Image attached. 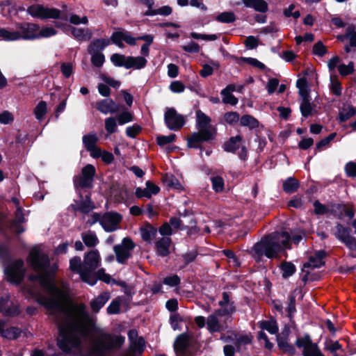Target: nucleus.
<instances>
[{"label": "nucleus", "instance_id": "obj_1", "mask_svg": "<svg viewBox=\"0 0 356 356\" xmlns=\"http://www.w3.org/2000/svg\"><path fill=\"white\" fill-rule=\"evenodd\" d=\"M27 261L37 275H30L25 291L49 313L58 314L64 318L58 321L59 335L57 346L65 353L78 350L81 337H88L95 330V321L86 312L83 304L74 305L69 300L67 289H59L52 282L55 270L49 266L47 254L38 248H33Z\"/></svg>", "mask_w": 356, "mask_h": 356}, {"label": "nucleus", "instance_id": "obj_2", "mask_svg": "<svg viewBox=\"0 0 356 356\" xmlns=\"http://www.w3.org/2000/svg\"><path fill=\"white\" fill-rule=\"evenodd\" d=\"M290 239V235L286 232L273 233L257 243L253 250L259 257L265 255L269 259L277 258L281 253L285 254V249L291 248Z\"/></svg>", "mask_w": 356, "mask_h": 356}, {"label": "nucleus", "instance_id": "obj_3", "mask_svg": "<svg viewBox=\"0 0 356 356\" xmlns=\"http://www.w3.org/2000/svg\"><path fill=\"white\" fill-rule=\"evenodd\" d=\"M101 256L97 250H92L87 252L83 257V262L79 257H74L70 261V268L72 271L78 273L84 282L93 286L97 282L93 271L101 264Z\"/></svg>", "mask_w": 356, "mask_h": 356}, {"label": "nucleus", "instance_id": "obj_4", "mask_svg": "<svg viewBox=\"0 0 356 356\" xmlns=\"http://www.w3.org/2000/svg\"><path fill=\"white\" fill-rule=\"evenodd\" d=\"M124 342V338L122 336L100 333L94 343L92 354L94 356H109L112 350L119 348Z\"/></svg>", "mask_w": 356, "mask_h": 356}, {"label": "nucleus", "instance_id": "obj_5", "mask_svg": "<svg viewBox=\"0 0 356 356\" xmlns=\"http://www.w3.org/2000/svg\"><path fill=\"white\" fill-rule=\"evenodd\" d=\"M234 311V307L229 306V309H217L207 318V327L209 332H217L225 330L231 322V314Z\"/></svg>", "mask_w": 356, "mask_h": 356}, {"label": "nucleus", "instance_id": "obj_6", "mask_svg": "<svg viewBox=\"0 0 356 356\" xmlns=\"http://www.w3.org/2000/svg\"><path fill=\"white\" fill-rule=\"evenodd\" d=\"M26 12L33 18L40 19H67L62 17L61 10L55 8L45 7L42 4L35 3L27 8Z\"/></svg>", "mask_w": 356, "mask_h": 356}, {"label": "nucleus", "instance_id": "obj_7", "mask_svg": "<svg viewBox=\"0 0 356 356\" xmlns=\"http://www.w3.org/2000/svg\"><path fill=\"white\" fill-rule=\"evenodd\" d=\"M93 222H99L103 229L107 232L117 230L120 227L122 216L115 212H107L103 216L98 213L92 215Z\"/></svg>", "mask_w": 356, "mask_h": 356}, {"label": "nucleus", "instance_id": "obj_8", "mask_svg": "<svg viewBox=\"0 0 356 356\" xmlns=\"http://www.w3.org/2000/svg\"><path fill=\"white\" fill-rule=\"evenodd\" d=\"M136 248V244L129 237L124 238L121 243L114 245L113 252L116 261L120 264H124L131 258L132 252Z\"/></svg>", "mask_w": 356, "mask_h": 356}, {"label": "nucleus", "instance_id": "obj_9", "mask_svg": "<svg viewBox=\"0 0 356 356\" xmlns=\"http://www.w3.org/2000/svg\"><path fill=\"white\" fill-rule=\"evenodd\" d=\"M95 168L91 164L86 165L81 170V174L74 177V184L76 188H91Z\"/></svg>", "mask_w": 356, "mask_h": 356}, {"label": "nucleus", "instance_id": "obj_10", "mask_svg": "<svg viewBox=\"0 0 356 356\" xmlns=\"http://www.w3.org/2000/svg\"><path fill=\"white\" fill-rule=\"evenodd\" d=\"M333 235L350 249H356V238L350 235V229L341 224H337L332 230Z\"/></svg>", "mask_w": 356, "mask_h": 356}, {"label": "nucleus", "instance_id": "obj_11", "mask_svg": "<svg viewBox=\"0 0 356 356\" xmlns=\"http://www.w3.org/2000/svg\"><path fill=\"white\" fill-rule=\"evenodd\" d=\"M216 135V128L198 130L188 138V146L191 148H197L202 142L213 140Z\"/></svg>", "mask_w": 356, "mask_h": 356}, {"label": "nucleus", "instance_id": "obj_12", "mask_svg": "<svg viewBox=\"0 0 356 356\" xmlns=\"http://www.w3.org/2000/svg\"><path fill=\"white\" fill-rule=\"evenodd\" d=\"M296 345L299 348H302L303 356H324L320 350L318 345L312 341L309 335L298 338Z\"/></svg>", "mask_w": 356, "mask_h": 356}, {"label": "nucleus", "instance_id": "obj_13", "mask_svg": "<svg viewBox=\"0 0 356 356\" xmlns=\"http://www.w3.org/2000/svg\"><path fill=\"white\" fill-rule=\"evenodd\" d=\"M164 120L167 127L173 131H178L185 124V118L179 114L174 108H168L164 115Z\"/></svg>", "mask_w": 356, "mask_h": 356}, {"label": "nucleus", "instance_id": "obj_14", "mask_svg": "<svg viewBox=\"0 0 356 356\" xmlns=\"http://www.w3.org/2000/svg\"><path fill=\"white\" fill-rule=\"evenodd\" d=\"M16 29L18 32L19 40H31L37 39V31L39 30V25L29 22L17 23Z\"/></svg>", "mask_w": 356, "mask_h": 356}, {"label": "nucleus", "instance_id": "obj_15", "mask_svg": "<svg viewBox=\"0 0 356 356\" xmlns=\"http://www.w3.org/2000/svg\"><path fill=\"white\" fill-rule=\"evenodd\" d=\"M24 262L22 260H17L6 269V275L10 282L19 283L24 274L23 268Z\"/></svg>", "mask_w": 356, "mask_h": 356}, {"label": "nucleus", "instance_id": "obj_16", "mask_svg": "<svg viewBox=\"0 0 356 356\" xmlns=\"http://www.w3.org/2000/svg\"><path fill=\"white\" fill-rule=\"evenodd\" d=\"M83 145L92 158H99L100 148L97 145L98 137L95 133H89L82 138Z\"/></svg>", "mask_w": 356, "mask_h": 356}, {"label": "nucleus", "instance_id": "obj_17", "mask_svg": "<svg viewBox=\"0 0 356 356\" xmlns=\"http://www.w3.org/2000/svg\"><path fill=\"white\" fill-rule=\"evenodd\" d=\"M220 339L225 343L235 340L237 349L240 350L242 346L252 343V336L250 334H234V337H232V335L225 336V334H222Z\"/></svg>", "mask_w": 356, "mask_h": 356}, {"label": "nucleus", "instance_id": "obj_18", "mask_svg": "<svg viewBox=\"0 0 356 356\" xmlns=\"http://www.w3.org/2000/svg\"><path fill=\"white\" fill-rule=\"evenodd\" d=\"M325 256V253L324 251L316 252L314 255L310 256L307 262L304 264L302 270L305 271L307 274H309V270L306 269H314L315 268L321 267L324 264L323 258Z\"/></svg>", "mask_w": 356, "mask_h": 356}, {"label": "nucleus", "instance_id": "obj_19", "mask_svg": "<svg viewBox=\"0 0 356 356\" xmlns=\"http://www.w3.org/2000/svg\"><path fill=\"white\" fill-rule=\"evenodd\" d=\"M145 186V188H137L136 189V196L138 198L149 199L153 195H156L160 191V188L149 181L146 182Z\"/></svg>", "mask_w": 356, "mask_h": 356}, {"label": "nucleus", "instance_id": "obj_20", "mask_svg": "<svg viewBox=\"0 0 356 356\" xmlns=\"http://www.w3.org/2000/svg\"><path fill=\"white\" fill-rule=\"evenodd\" d=\"M96 107L103 114L115 113L119 111L118 106L111 99H105L98 102Z\"/></svg>", "mask_w": 356, "mask_h": 356}, {"label": "nucleus", "instance_id": "obj_21", "mask_svg": "<svg viewBox=\"0 0 356 356\" xmlns=\"http://www.w3.org/2000/svg\"><path fill=\"white\" fill-rule=\"evenodd\" d=\"M196 115V127L200 131L202 129H208L210 128H216L211 124V119L200 110H197L195 113Z\"/></svg>", "mask_w": 356, "mask_h": 356}, {"label": "nucleus", "instance_id": "obj_22", "mask_svg": "<svg viewBox=\"0 0 356 356\" xmlns=\"http://www.w3.org/2000/svg\"><path fill=\"white\" fill-rule=\"evenodd\" d=\"M147 60L143 56H127L126 69L140 70L147 65Z\"/></svg>", "mask_w": 356, "mask_h": 356}, {"label": "nucleus", "instance_id": "obj_23", "mask_svg": "<svg viewBox=\"0 0 356 356\" xmlns=\"http://www.w3.org/2000/svg\"><path fill=\"white\" fill-rule=\"evenodd\" d=\"M171 239L169 237H163L156 243V252L161 257H166L169 254Z\"/></svg>", "mask_w": 356, "mask_h": 356}, {"label": "nucleus", "instance_id": "obj_24", "mask_svg": "<svg viewBox=\"0 0 356 356\" xmlns=\"http://www.w3.org/2000/svg\"><path fill=\"white\" fill-rule=\"evenodd\" d=\"M162 180L165 186L169 188L177 191L184 190L182 184L172 174H165L163 177Z\"/></svg>", "mask_w": 356, "mask_h": 356}, {"label": "nucleus", "instance_id": "obj_25", "mask_svg": "<svg viewBox=\"0 0 356 356\" xmlns=\"http://www.w3.org/2000/svg\"><path fill=\"white\" fill-rule=\"evenodd\" d=\"M243 3L248 8H252L256 11L264 13L268 9V5L264 0H243Z\"/></svg>", "mask_w": 356, "mask_h": 356}, {"label": "nucleus", "instance_id": "obj_26", "mask_svg": "<svg viewBox=\"0 0 356 356\" xmlns=\"http://www.w3.org/2000/svg\"><path fill=\"white\" fill-rule=\"evenodd\" d=\"M110 298V295L108 292H104L100 294L97 298L91 301L90 306L93 311L97 312L106 304Z\"/></svg>", "mask_w": 356, "mask_h": 356}, {"label": "nucleus", "instance_id": "obj_27", "mask_svg": "<svg viewBox=\"0 0 356 356\" xmlns=\"http://www.w3.org/2000/svg\"><path fill=\"white\" fill-rule=\"evenodd\" d=\"M241 142V136H236L234 137H232L224 144V149L228 152H235L240 148Z\"/></svg>", "mask_w": 356, "mask_h": 356}, {"label": "nucleus", "instance_id": "obj_28", "mask_svg": "<svg viewBox=\"0 0 356 356\" xmlns=\"http://www.w3.org/2000/svg\"><path fill=\"white\" fill-rule=\"evenodd\" d=\"M71 32L76 39L81 41L89 40L92 37V33L88 29L71 27Z\"/></svg>", "mask_w": 356, "mask_h": 356}, {"label": "nucleus", "instance_id": "obj_29", "mask_svg": "<svg viewBox=\"0 0 356 356\" xmlns=\"http://www.w3.org/2000/svg\"><path fill=\"white\" fill-rule=\"evenodd\" d=\"M0 40L16 41L19 40L18 32L16 30H11L6 28H0Z\"/></svg>", "mask_w": 356, "mask_h": 356}, {"label": "nucleus", "instance_id": "obj_30", "mask_svg": "<svg viewBox=\"0 0 356 356\" xmlns=\"http://www.w3.org/2000/svg\"><path fill=\"white\" fill-rule=\"evenodd\" d=\"M81 238L87 247L92 248L99 243V239L94 232L88 231L81 234Z\"/></svg>", "mask_w": 356, "mask_h": 356}, {"label": "nucleus", "instance_id": "obj_31", "mask_svg": "<svg viewBox=\"0 0 356 356\" xmlns=\"http://www.w3.org/2000/svg\"><path fill=\"white\" fill-rule=\"evenodd\" d=\"M109 40L106 39L94 40L89 45L88 51L89 54L99 53V51L103 50L106 46L109 44Z\"/></svg>", "mask_w": 356, "mask_h": 356}, {"label": "nucleus", "instance_id": "obj_32", "mask_svg": "<svg viewBox=\"0 0 356 356\" xmlns=\"http://www.w3.org/2000/svg\"><path fill=\"white\" fill-rule=\"evenodd\" d=\"M189 337L186 334H181L177 337L174 348L177 353H183L188 346Z\"/></svg>", "mask_w": 356, "mask_h": 356}, {"label": "nucleus", "instance_id": "obj_33", "mask_svg": "<svg viewBox=\"0 0 356 356\" xmlns=\"http://www.w3.org/2000/svg\"><path fill=\"white\" fill-rule=\"evenodd\" d=\"M240 124L243 127H248L252 129L259 127V121L250 115H244L240 119Z\"/></svg>", "mask_w": 356, "mask_h": 356}, {"label": "nucleus", "instance_id": "obj_34", "mask_svg": "<svg viewBox=\"0 0 356 356\" xmlns=\"http://www.w3.org/2000/svg\"><path fill=\"white\" fill-rule=\"evenodd\" d=\"M298 187V181L293 177L288 178L283 183V190L287 193H294L297 191Z\"/></svg>", "mask_w": 356, "mask_h": 356}, {"label": "nucleus", "instance_id": "obj_35", "mask_svg": "<svg viewBox=\"0 0 356 356\" xmlns=\"http://www.w3.org/2000/svg\"><path fill=\"white\" fill-rule=\"evenodd\" d=\"M338 72L341 76H346L350 75L355 72V64L353 62H350L346 65L341 63L338 65Z\"/></svg>", "mask_w": 356, "mask_h": 356}, {"label": "nucleus", "instance_id": "obj_36", "mask_svg": "<svg viewBox=\"0 0 356 356\" xmlns=\"http://www.w3.org/2000/svg\"><path fill=\"white\" fill-rule=\"evenodd\" d=\"M260 327L273 334H277L279 330L277 323L273 320L260 322Z\"/></svg>", "mask_w": 356, "mask_h": 356}, {"label": "nucleus", "instance_id": "obj_37", "mask_svg": "<svg viewBox=\"0 0 356 356\" xmlns=\"http://www.w3.org/2000/svg\"><path fill=\"white\" fill-rule=\"evenodd\" d=\"M47 111V103L44 101L40 102L34 108V115L37 120H42Z\"/></svg>", "mask_w": 356, "mask_h": 356}, {"label": "nucleus", "instance_id": "obj_38", "mask_svg": "<svg viewBox=\"0 0 356 356\" xmlns=\"http://www.w3.org/2000/svg\"><path fill=\"white\" fill-rule=\"evenodd\" d=\"M330 90L332 93L336 96H340L341 95L342 88L340 81L338 80L337 76H330Z\"/></svg>", "mask_w": 356, "mask_h": 356}, {"label": "nucleus", "instance_id": "obj_39", "mask_svg": "<svg viewBox=\"0 0 356 356\" xmlns=\"http://www.w3.org/2000/svg\"><path fill=\"white\" fill-rule=\"evenodd\" d=\"M232 58L235 60L236 63L240 64L241 61H245L248 63V64L257 67L259 69H264L265 67L264 64L257 60L256 58H237L235 56H232Z\"/></svg>", "mask_w": 356, "mask_h": 356}, {"label": "nucleus", "instance_id": "obj_40", "mask_svg": "<svg viewBox=\"0 0 356 356\" xmlns=\"http://www.w3.org/2000/svg\"><path fill=\"white\" fill-rule=\"evenodd\" d=\"M281 269L282 272V277L284 278H287L291 276L296 271L295 266L292 263L288 261L282 263Z\"/></svg>", "mask_w": 356, "mask_h": 356}, {"label": "nucleus", "instance_id": "obj_41", "mask_svg": "<svg viewBox=\"0 0 356 356\" xmlns=\"http://www.w3.org/2000/svg\"><path fill=\"white\" fill-rule=\"evenodd\" d=\"M105 129L108 134H111L118 131L117 121L115 118L109 117L104 121Z\"/></svg>", "mask_w": 356, "mask_h": 356}, {"label": "nucleus", "instance_id": "obj_42", "mask_svg": "<svg viewBox=\"0 0 356 356\" xmlns=\"http://www.w3.org/2000/svg\"><path fill=\"white\" fill-rule=\"evenodd\" d=\"M345 38L349 40L350 46L356 47V31L354 25H349L346 29Z\"/></svg>", "mask_w": 356, "mask_h": 356}, {"label": "nucleus", "instance_id": "obj_43", "mask_svg": "<svg viewBox=\"0 0 356 356\" xmlns=\"http://www.w3.org/2000/svg\"><path fill=\"white\" fill-rule=\"evenodd\" d=\"M20 334L21 330L19 328L15 327L3 330L1 332V336L9 339H15L19 337Z\"/></svg>", "mask_w": 356, "mask_h": 356}, {"label": "nucleus", "instance_id": "obj_44", "mask_svg": "<svg viewBox=\"0 0 356 356\" xmlns=\"http://www.w3.org/2000/svg\"><path fill=\"white\" fill-rule=\"evenodd\" d=\"M111 60L114 65L126 68L127 56L120 54H114L111 56Z\"/></svg>", "mask_w": 356, "mask_h": 356}, {"label": "nucleus", "instance_id": "obj_45", "mask_svg": "<svg viewBox=\"0 0 356 356\" xmlns=\"http://www.w3.org/2000/svg\"><path fill=\"white\" fill-rule=\"evenodd\" d=\"M142 238L145 241H150L156 235V229L152 227L142 228L140 229Z\"/></svg>", "mask_w": 356, "mask_h": 356}, {"label": "nucleus", "instance_id": "obj_46", "mask_svg": "<svg viewBox=\"0 0 356 356\" xmlns=\"http://www.w3.org/2000/svg\"><path fill=\"white\" fill-rule=\"evenodd\" d=\"M57 31L53 27L45 26L41 29L39 28V30L37 31V38H49L55 35Z\"/></svg>", "mask_w": 356, "mask_h": 356}, {"label": "nucleus", "instance_id": "obj_47", "mask_svg": "<svg viewBox=\"0 0 356 356\" xmlns=\"http://www.w3.org/2000/svg\"><path fill=\"white\" fill-rule=\"evenodd\" d=\"M212 188L216 193H220L224 189V180L219 176L212 177L211 178Z\"/></svg>", "mask_w": 356, "mask_h": 356}, {"label": "nucleus", "instance_id": "obj_48", "mask_svg": "<svg viewBox=\"0 0 356 356\" xmlns=\"http://www.w3.org/2000/svg\"><path fill=\"white\" fill-rule=\"evenodd\" d=\"M300 111L302 115L305 118L312 115L313 108L310 103V99L302 101L300 104Z\"/></svg>", "mask_w": 356, "mask_h": 356}, {"label": "nucleus", "instance_id": "obj_49", "mask_svg": "<svg viewBox=\"0 0 356 356\" xmlns=\"http://www.w3.org/2000/svg\"><path fill=\"white\" fill-rule=\"evenodd\" d=\"M216 19L222 23H230L235 20V15L232 12H224L218 15Z\"/></svg>", "mask_w": 356, "mask_h": 356}, {"label": "nucleus", "instance_id": "obj_50", "mask_svg": "<svg viewBox=\"0 0 356 356\" xmlns=\"http://www.w3.org/2000/svg\"><path fill=\"white\" fill-rule=\"evenodd\" d=\"M172 13V8L168 6H163L158 10L154 11L147 10L145 13V15H169Z\"/></svg>", "mask_w": 356, "mask_h": 356}, {"label": "nucleus", "instance_id": "obj_51", "mask_svg": "<svg viewBox=\"0 0 356 356\" xmlns=\"http://www.w3.org/2000/svg\"><path fill=\"white\" fill-rule=\"evenodd\" d=\"M277 338L278 346L282 350L289 353H293L294 352L293 347L289 344L285 339L281 337L279 335Z\"/></svg>", "mask_w": 356, "mask_h": 356}, {"label": "nucleus", "instance_id": "obj_52", "mask_svg": "<svg viewBox=\"0 0 356 356\" xmlns=\"http://www.w3.org/2000/svg\"><path fill=\"white\" fill-rule=\"evenodd\" d=\"M176 135L170 134L169 136H158L156 141L158 145L163 146L167 144L173 143L175 140Z\"/></svg>", "mask_w": 356, "mask_h": 356}, {"label": "nucleus", "instance_id": "obj_53", "mask_svg": "<svg viewBox=\"0 0 356 356\" xmlns=\"http://www.w3.org/2000/svg\"><path fill=\"white\" fill-rule=\"evenodd\" d=\"M325 348L329 350L334 356H337L336 352L341 348V345L337 341L330 340L325 343Z\"/></svg>", "mask_w": 356, "mask_h": 356}, {"label": "nucleus", "instance_id": "obj_54", "mask_svg": "<svg viewBox=\"0 0 356 356\" xmlns=\"http://www.w3.org/2000/svg\"><path fill=\"white\" fill-rule=\"evenodd\" d=\"M122 40L129 45H135L138 38L133 37L129 32L125 31H118Z\"/></svg>", "mask_w": 356, "mask_h": 356}, {"label": "nucleus", "instance_id": "obj_55", "mask_svg": "<svg viewBox=\"0 0 356 356\" xmlns=\"http://www.w3.org/2000/svg\"><path fill=\"white\" fill-rule=\"evenodd\" d=\"M190 36L194 39L203 40L206 41H213L218 38V36L215 34L207 35L197 33L195 32L191 33Z\"/></svg>", "mask_w": 356, "mask_h": 356}, {"label": "nucleus", "instance_id": "obj_56", "mask_svg": "<svg viewBox=\"0 0 356 356\" xmlns=\"http://www.w3.org/2000/svg\"><path fill=\"white\" fill-rule=\"evenodd\" d=\"M131 348L134 352L141 353L145 348V341L143 338L136 339L134 343H131Z\"/></svg>", "mask_w": 356, "mask_h": 356}, {"label": "nucleus", "instance_id": "obj_57", "mask_svg": "<svg viewBox=\"0 0 356 356\" xmlns=\"http://www.w3.org/2000/svg\"><path fill=\"white\" fill-rule=\"evenodd\" d=\"M224 120L227 123L234 124L239 120V115L236 112H227L224 115Z\"/></svg>", "mask_w": 356, "mask_h": 356}, {"label": "nucleus", "instance_id": "obj_58", "mask_svg": "<svg viewBox=\"0 0 356 356\" xmlns=\"http://www.w3.org/2000/svg\"><path fill=\"white\" fill-rule=\"evenodd\" d=\"M91 56V62L93 65L96 67H101L105 60L104 56L101 53H94L90 54Z\"/></svg>", "mask_w": 356, "mask_h": 356}, {"label": "nucleus", "instance_id": "obj_59", "mask_svg": "<svg viewBox=\"0 0 356 356\" xmlns=\"http://www.w3.org/2000/svg\"><path fill=\"white\" fill-rule=\"evenodd\" d=\"M181 48L184 51L188 53H198L200 50L199 44L193 41L181 46Z\"/></svg>", "mask_w": 356, "mask_h": 356}, {"label": "nucleus", "instance_id": "obj_60", "mask_svg": "<svg viewBox=\"0 0 356 356\" xmlns=\"http://www.w3.org/2000/svg\"><path fill=\"white\" fill-rule=\"evenodd\" d=\"M169 89L172 92L180 93L184 91L185 86L179 81H174L170 83Z\"/></svg>", "mask_w": 356, "mask_h": 356}, {"label": "nucleus", "instance_id": "obj_61", "mask_svg": "<svg viewBox=\"0 0 356 356\" xmlns=\"http://www.w3.org/2000/svg\"><path fill=\"white\" fill-rule=\"evenodd\" d=\"M132 120H133L132 114L127 111L122 113L118 117V121L119 124H120V125L130 122Z\"/></svg>", "mask_w": 356, "mask_h": 356}, {"label": "nucleus", "instance_id": "obj_62", "mask_svg": "<svg viewBox=\"0 0 356 356\" xmlns=\"http://www.w3.org/2000/svg\"><path fill=\"white\" fill-rule=\"evenodd\" d=\"M222 96V102L226 104L232 106L238 104V99L232 93L226 92V94L221 95Z\"/></svg>", "mask_w": 356, "mask_h": 356}, {"label": "nucleus", "instance_id": "obj_63", "mask_svg": "<svg viewBox=\"0 0 356 356\" xmlns=\"http://www.w3.org/2000/svg\"><path fill=\"white\" fill-rule=\"evenodd\" d=\"M14 120L12 113L8 111H4L0 113V123L3 124H8L11 123Z\"/></svg>", "mask_w": 356, "mask_h": 356}, {"label": "nucleus", "instance_id": "obj_64", "mask_svg": "<svg viewBox=\"0 0 356 356\" xmlns=\"http://www.w3.org/2000/svg\"><path fill=\"white\" fill-rule=\"evenodd\" d=\"M345 171L348 177H356V163L349 162L346 165Z\"/></svg>", "mask_w": 356, "mask_h": 356}]
</instances>
